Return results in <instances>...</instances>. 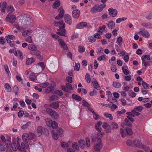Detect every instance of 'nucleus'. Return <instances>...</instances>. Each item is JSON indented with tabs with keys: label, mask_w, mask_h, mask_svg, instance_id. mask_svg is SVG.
I'll return each instance as SVG.
<instances>
[{
	"label": "nucleus",
	"mask_w": 152,
	"mask_h": 152,
	"mask_svg": "<svg viewBox=\"0 0 152 152\" xmlns=\"http://www.w3.org/2000/svg\"><path fill=\"white\" fill-rule=\"evenodd\" d=\"M139 32L143 37L145 38H148L150 37V34L148 31L144 28H140Z\"/></svg>",
	"instance_id": "obj_1"
},
{
	"label": "nucleus",
	"mask_w": 152,
	"mask_h": 152,
	"mask_svg": "<svg viewBox=\"0 0 152 152\" xmlns=\"http://www.w3.org/2000/svg\"><path fill=\"white\" fill-rule=\"evenodd\" d=\"M16 17L15 15L8 14L6 18V20L10 23H13L15 21Z\"/></svg>",
	"instance_id": "obj_2"
},
{
	"label": "nucleus",
	"mask_w": 152,
	"mask_h": 152,
	"mask_svg": "<svg viewBox=\"0 0 152 152\" xmlns=\"http://www.w3.org/2000/svg\"><path fill=\"white\" fill-rule=\"evenodd\" d=\"M109 14L110 16L112 17H115L118 13L117 11L116 10L113 9V8H110L108 9Z\"/></svg>",
	"instance_id": "obj_3"
},
{
	"label": "nucleus",
	"mask_w": 152,
	"mask_h": 152,
	"mask_svg": "<svg viewBox=\"0 0 152 152\" xmlns=\"http://www.w3.org/2000/svg\"><path fill=\"white\" fill-rule=\"evenodd\" d=\"M49 115L51 116L52 118H54L55 119H58L59 117V114L55 110H53L52 109Z\"/></svg>",
	"instance_id": "obj_4"
},
{
	"label": "nucleus",
	"mask_w": 152,
	"mask_h": 152,
	"mask_svg": "<svg viewBox=\"0 0 152 152\" xmlns=\"http://www.w3.org/2000/svg\"><path fill=\"white\" fill-rule=\"evenodd\" d=\"M102 146L101 141H99L98 143L94 145V149L95 151H99L102 148Z\"/></svg>",
	"instance_id": "obj_5"
},
{
	"label": "nucleus",
	"mask_w": 152,
	"mask_h": 152,
	"mask_svg": "<svg viewBox=\"0 0 152 152\" xmlns=\"http://www.w3.org/2000/svg\"><path fill=\"white\" fill-rule=\"evenodd\" d=\"M92 86L94 88L97 90H99L100 89V87L99 86L97 82L94 78H93L92 82Z\"/></svg>",
	"instance_id": "obj_6"
},
{
	"label": "nucleus",
	"mask_w": 152,
	"mask_h": 152,
	"mask_svg": "<svg viewBox=\"0 0 152 152\" xmlns=\"http://www.w3.org/2000/svg\"><path fill=\"white\" fill-rule=\"evenodd\" d=\"M58 42L61 46V48L64 50L68 49V47L64 41L62 39H58Z\"/></svg>",
	"instance_id": "obj_7"
},
{
	"label": "nucleus",
	"mask_w": 152,
	"mask_h": 152,
	"mask_svg": "<svg viewBox=\"0 0 152 152\" xmlns=\"http://www.w3.org/2000/svg\"><path fill=\"white\" fill-rule=\"evenodd\" d=\"M54 23L56 26H59L60 28L63 29L65 27L64 22L62 20H61L58 22L55 21Z\"/></svg>",
	"instance_id": "obj_8"
},
{
	"label": "nucleus",
	"mask_w": 152,
	"mask_h": 152,
	"mask_svg": "<svg viewBox=\"0 0 152 152\" xmlns=\"http://www.w3.org/2000/svg\"><path fill=\"white\" fill-rule=\"evenodd\" d=\"M12 148V150L14 151H17V149L20 150H21V147H20L18 141H17V144L16 145L15 143H13L11 144Z\"/></svg>",
	"instance_id": "obj_9"
},
{
	"label": "nucleus",
	"mask_w": 152,
	"mask_h": 152,
	"mask_svg": "<svg viewBox=\"0 0 152 152\" xmlns=\"http://www.w3.org/2000/svg\"><path fill=\"white\" fill-rule=\"evenodd\" d=\"M31 20L29 17H26L25 19L23 24L25 25L26 28L29 26L31 24Z\"/></svg>",
	"instance_id": "obj_10"
},
{
	"label": "nucleus",
	"mask_w": 152,
	"mask_h": 152,
	"mask_svg": "<svg viewBox=\"0 0 152 152\" xmlns=\"http://www.w3.org/2000/svg\"><path fill=\"white\" fill-rule=\"evenodd\" d=\"M59 104L58 101L53 102L50 104L49 106L54 109H58L59 107Z\"/></svg>",
	"instance_id": "obj_11"
},
{
	"label": "nucleus",
	"mask_w": 152,
	"mask_h": 152,
	"mask_svg": "<svg viewBox=\"0 0 152 152\" xmlns=\"http://www.w3.org/2000/svg\"><path fill=\"white\" fill-rule=\"evenodd\" d=\"M64 19L65 22L69 25L72 24L71 17L68 14H66L64 16Z\"/></svg>",
	"instance_id": "obj_12"
},
{
	"label": "nucleus",
	"mask_w": 152,
	"mask_h": 152,
	"mask_svg": "<svg viewBox=\"0 0 152 152\" xmlns=\"http://www.w3.org/2000/svg\"><path fill=\"white\" fill-rule=\"evenodd\" d=\"M137 147H140L142 145L141 141L139 139H135L133 141V145Z\"/></svg>",
	"instance_id": "obj_13"
},
{
	"label": "nucleus",
	"mask_w": 152,
	"mask_h": 152,
	"mask_svg": "<svg viewBox=\"0 0 152 152\" xmlns=\"http://www.w3.org/2000/svg\"><path fill=\"white\" fill-rule=\"evenodd\" d=\"M45 130V129L41 126H39L37 127V132L38 133V136L40 137L42 134L43 133Z\"/></svg>",
	"instance_id": "obj_14"
},
{
	"label": "nucleus",
	"mask_w": 152,
	"mask_h": 152,
	"mask_svg": "<svg viewBox=\"0 0 152 152\" xmlns=\"http://www.w3.org/2000/svg\"><path fill=\"white\" fill-rule=\"evenodd\" d=\"M80 15V11L78 10H73L72 12L73 17L75 18H77Z\"/></svg>",
	"instance_id": "obj_15"
},
{
	"label": "nucleus",
	"mask_w": 152,
	"mask_h": 152,
	"mask_svg": "<svg viewBox=\"0 0 152 152\" xmlns=\"http://www.w3.org/2000/svg\"><path fill=\"white\" fill-rule=\"evenodd\" d=\"M109 29H113L115 26V23L113 21H111L106 23Z\"/></svg>",
	"instance_id": "obj_16"
},
{
	"label": "nucleus",
	"mask_w": 152,
	"mask_h": 152,
	"mask_svg": "<svg viewBox=\"0 0 152 152\" xmlns=\"http://www.w3.org/2000/svg\"><path fill=\"white\" fill-rule=\"evenodd\" d=\"M97 11L98 12H100L102 11L104 8L106 6L104 4H101L99 5H95Z\"/></svg>",
	"instance_id": "obj_17"
},
{
	"label": "nucleus",
	"mask_w": 152,
	"mask_h": 152,
	"mask_svg": "<svg viewBox=\"0 0 152 152\" xmlns=\"http://www.w3.org/2000/svg\"><path fill=\"white\" fill-rule=\"evenodd\" d=\"M51 110V109L50 108H45L42 110V113L44 115H46L47 114L49 115Z\"/></svg>",
	"instance_id": "obj_18"
},
{
	"label": "nucleus",
	"mask_w": 152,
	"mask_h": 152,
	"mask_svg": "<svg viewBox=\"0 0 152 152\" xmlns=\"http://www.w3.org/2000/svg\"><path fill=\"white\" fill-rule=\"evenodd\" d=\"M54 90V88L53 86H49L45 89V92L47 94L52 92Z\"/></svg>",
	"instance_id": "obj_19"
},
{
	"label": "nucleus",
	"mask_w": 152,
	"mask_h": 152,
	"mask_svg": "<svg viewBox=\"0 0 152 152\" xmlns=\"http://www.w3.org/2000/svg\"><path fill=\"white\" fill-rule=\"evenodd\" d=\"M45 121L46 125L49 127H50L53 122L49 118H46L45 119Z\"/></svg>",
	"instance_id": "obj_20"
},
{
	"label": "nucleus",
	"mask_w": 152,
	"mask_h": 152,
	"mask_svg": "<svg viewBox=\"0 0 152 152\" xmlns=\"http://www.w3.org/2000/svg\"><path fill=\"white\" fill-rule=\"evenodd\" d=\"M28 49L31 51V52L37 50V48L36 46L32 44H29L28 46Z\"/></svg>",
	"instance_id": "obj_21"
},
{
	"label": "nucleus",
	"mask_w": 152,
	"mask_h": 152,
	"mask_svg": "<svg viewBox=\"0 0 152 152\" xmlns=\"http://www.w3.org/2000/svg\"><path fill=\"white\" fill-rule=\"evenodd\" d=\"M102 124V123L101 121H99L96 124L95 128L96 129L99 131L101 132V125Z\"/></svg>",
	"instance_id": "obj_22"
},
{
	"label": "nucleus",
	"mask_w": 152,
	"mask_h": 152,
	"mask_svg": "<svg viewBox=\"0 0 152 152\" xmlns=\"http://www.w3.org/2000/svg\"><path fill=\"white\" fill-rule=\"evenodd\" d=\"M6 38L7 42H8L13 39H15V37L13 35H9L7 36Z\"/></svg>",
	"instance_id": "obj_23"
},
{
	"label": "nucleus",
	"mask_w": 152,
	"mask_h": 152,
	"mask_svg": "<svg viewBox=\"0 0 152 152\" xmlns=\"http://www.w3.org/2000/svg\"><path fill=\"white\" fill-rule=\"evenodd\" d=\"M37 76L34 73H32L30 74L29 78L31 80L34 82H36L37 80L36 78Z\"/></svg>",
	"instance_id": "obj_24"
},
{
	"label": "nucleus",
	"mask_w": 152,
	"mask_h": 152,
	"mask_svg": "<svg viewBox=\"0 0 152 152\" xmlns=\"http://www.w3.org/2000/svg\"><path fill=\"white\" fill-rule=\"evenodd\" d=\"M143 109V107L141 106H137L135 107L133 109V110L134 112L135 111H137L138 112H141L142 110Z\"/></svg>",
	"instance_id": "obj_25"
},
{
	"label": "nucleus",
	"mask_w": 152,
	"mask_h": 152,
	"mask_svg": "<svg viewBox=\"0 0 152 152\" xmlns=\"http://www.w3.org/2000/svg\"><path fill=\"white\" fill-rule=\"evenodd\" d=\"M60 5V1L59 0H56L53 3L52 6L53 7V8H57Z\"/></svg>",
	"instance_id": "obj_26"
},
{
	"label": "nucleus",
	"mask_w": 152,
	"mask_h": 152,
	"mask_svg": "<svg viewBox=\"0 0 152 152\" xmlns=\"http://www.w3.org/2000/svg\"><path fill=\"white\" fill-rule=\"evenodd\" d=\"M34 61V59L32 58H29L26 59V63L27 65H29Z\"/></svg>",
	"instance_id": "obj_27"
},
{
	"label": "nucleus",
	"mask_w": 152,
	"mask_h": 152,
	"mask_svg": "<svg viewBox=\"0 0 152 152\" xmlns=\"http://www.w3.org/2000/svg\"><path fill=\"white\" fill-rule=\"evenodd\" d=\"M31 30H29L24 31L22 33V35L23 37H26L28 36L31 33Z\"/></svg>",
	"instance_id": "obj_28"
},
{
	"label": "nucleus",
	"mask_w": 152,
	"mask_h": 152,
	"mask_svg": "<svg viewBox=\"0 0 152 152\" xmlns=\"http://www.w3.org/2000/svg\"><path fill=\"white\" fill-rule=\"evenodd\" d=\"M58 11L59 12V13L58 14L59 16L63 18L64 16V11L63 9V8L61 7H60L58 10Z\"/></svg>",
	"instance_id": "obj_29"
},
{
	"label": "nucleus",
	"mask_w": 152,
	"mask_h": 152,
	"mask_svg": "<svg viewBox=\"0 0 152 152\" xmlns=\"http://www.w3.org/2000/svg\"><path fill=\"white\" fill-rule=\"evenodd\" d=\"M106 26L104 25H103L102 26L100 27L99 28L98 32H99L100 34H102V32L105 30Z\"/></svg>",
	"instance_id": "obj_30"
},
{
	"label": "nucleus",
	"mask_w": 152,
	"mask_h": 152,
	"mask_svg": "<svg viewBox=\"0 0 152 152\" xmlns=\"http://www.w3.org/2000/svg\"><path fill=\"white\" fill-rule=\"evenodd\" d=\"M79 145L80 147V148H83L85 147L86 145L85 144V141L80 140L79 141Z\"/></svg>",
	"instance_id": "obj_31"
},
{
	"label": "nucleus",
	"mask_w": 152,
	"mask_h": 152,
	"mask_svg": "<svg viewBox=\"0 0 152 152\" xmlns=\"http://www.w3.org/2000/svg\"><path fill=\"white\" fill-rule=\"evenodd\" d=\"M4 87L6 90L7 92H10L11 91L12 89L9 84L6 83L4 86Z\"/></svg>",
	"instance_id": "obj_32"
},
{
	"label": "nucleus",
	"mask_w": 152,
	"mask_h": 152,
	"mask_svg": "<svg viewBox=\"0 0 152 152\" xmlns=\"http://www.w3.org/2000/svg\"><path fill=\"white\" fill-rule=\"evenodd\" d=\"M7 11L9 12L8 14H10L14 12V10L13 7L11 6H8L7 9Z\"/></svg>",
	"instance_id": "obj_33"
},
{
	"label": "nucleus",
	"mask_w": 152,
	"mask_h": 152,
	"mask_svg": "<svg viewBox=\"0 0 152 152\" xmlns=\"http://www.w3.org/2000/svg\"><path fill=\"white\" fill-rule=\"evenodd\" d=\"M113 85L115 88H119L121 87V85L120 83L115 82L113 83Z\"/></svg>",
	"instance_id": "obj_34"
},
{
	"label": "nucleus",
	"mask_w": 152,
	"mask_h": 152,
	"mask_svg": "<svg viewBox=\"0 0 152 152\" xmlns=\"http://www.w3.org/2000/svg\"><path fill=\"white\" fill-rule=\"evenodd\" d=\"M72 98L78 101H80L82 100V99L79 96L75 94H73L72 95Z\"/></svg>",
	"instance_id": "obj_35"
},
{
	"label": "nucleus",
	"mask_w": 152,
	"mask_h": 152,
	"mask_svg": "<svg viewBox=\"0 0 152 152\" xmlns=\"http://www.w3.org/2000/svg\"><path fill=\"white\" fill-rule=\"evenodd\" d=\"M7 5V4L5 2H4L2 5L1 11L4 13H5V10Z\"/></svg>",
	"instance_id": "obj_36"
},
{
	"label": "nucleus",
	"mask_w": 152,
	"mask_h": 152,
	"mask_svg": "<svg viewBox=\"0 0 152 152\" xmlns=\"http://www.w3.org/2000/svg\"><path fill=\"white\" fill-rule=\"evenodd\" d=\"M51 134L52 135V137L54 139L57 140L58 138V134L57 133L54 132L53 131H52Z\"/></svg>",
	"instance_id": "obj_37"
},
{
	"label": "nucleus",
	"mask_w": 152,
	"mask_h": 152,
	"mask_svg": "<svg viewBox=\"0 0 152 152\" xmlns=\"http://www.w3.org/2000/svg\"><path fill=\"white\" fill-rule=\"evenodd\" d=\"M21 147L23 149H27L28 147V145L27 143L22 142L21 143Z\"/></svg>",
	"instance_id": "obj_38"
},
{
	"label": "nucleus",
	"mask_w": 152,
	"mask_h": 152,
	"mask_svg": "<svg viewBox=\"0 0 152 152\" xmlns=\"http://www.w3.org/2000/svg\"><path fill=\"white\" fill-rule=\"evenodd\" d=\"M111 125L113 129H117L118 128V124L115 122H112L111 123Z\"/></svg>",
	"instance_id": "obj_39"
},
{
	"label": "nucleus",
	"mask_w": 152,
	"mask_h": 152,
	"mask_svg": "<svg viewBox=\"0 0 152 152\" xmlns=\"http://www.w3.org/2000/svg\"><path fill=\"white\" fill-rule=\"evenodd\" d=\"M72 148L75 150H78L79 148V147L77 143L76 142H74L72 144Z\"/></svg>",
	"instance_id": "obj_40"
},
{
	"label": "nucleus",
	"mask_w": 152,
	"mask_h": 152,
	"mask_svg": "<svg viewBox=\"0 0 152 152\" xmlns=\"http://www.w3.org/2000/svg\"><path fill=\"white\" fill-rule=\"evenodd\" d=\"M28 134L24 133L22 136V139L23 141L26 142L28 139Z\"/></svg>",
	"instance_id": "obj_41"
},
{
	"label": "nucleus",
	"mask_w": 152,
	"mask_h": 152,
	"mask_svg": "<svg viewBox=\"0 0 152 152\" xmlns=\"http://www.w3.org/2000/svg\"><path fill=\"white\" fill-rule=\"evenodd\" d=\"M58 133L59 135L61 137L64 136V131L63 130L59 128L58 130Z\"/></svg>",
	"instance_id": "obj_42"
},
{
	"label": "nucleus",
	"mask_w": 152,
	"mask_h": 152,
	"mask_svg": "<svg viewBox=\"0 0 152 152\" xmlns=\"http://www.w3.org/2000/svg\"><path fill=\"white\" fill-rule=\"evenodd\" d=\"M56 34L61 36H64L66 34V30L65 29H64L63 31L60 32H57Z\"/></svg>",
	"instance_id": "obj_43"
},
{
	"label": "nucleus",
	"mask_w": 152,
	"mask_h": 152,
	"mask_svg": "<svg viewBox=\"0 0 152 152\" xmlns=\"http://www.w3.org/2000/svg\"><path fill=\"white\" fill-rule=\"evenodd\" d=\"M142 84L144 89H147L148 88L149 85L145 82L142 81Z\"/></svg>",
	"instance_id": "obj_44"
},
{
	"label": "nucleus",
	"mask_w": 152,
	"mask_h": 152,
	"mask_svg": "<svg viewBox=\"0 0 152 152\" xmlns=\"http://www.w3.org/2000/svg\"><path fill=\"white\" fill-rule=\"evenodd\" d=\"M28 139L31 140L33 139L35 137V135L34 134L32 133H30L28 134Z\"/></svg>",
	"instance_id": "obj_45"
},
{
	"label": "nucleus",
	"mask_w": 152,
	"mask_h": 152,
	"mask_svg": "<svg viewBox=\"0 0 152 152\" xmlns=\"http://www.w3.org/2000/svg\"><path fill=\"white\" fill-rule=\"evenodd\" d=\"M49 83L48 82H45L44 83L40 84L39 86L41 87L45 88L48 86Z\"/></svg>",
	"instance_id": "obj_46"
},
{
	"label": "nucleus",
	"mask_w": 152,
	"mask_h": 152,
	"mask_svg": "<svg viewBox=\"0 0 152 152\" xmlns=\"http://www.w3.org/2000/svg\"><path fill=\"white\" fill-rule=\"evenodd\" d=\"M58 97L56 95H53L51 96L50 97V100L51 101H53L56 100L58 99Z\"/></svg>",
	"instance_id": "obj_47"
},
{
	"label": "nucleus",
	"mask_w": 152,
	"mask_h": 152,
	"mask_svg": "<svg viewBox=\"0 0 152 152\" xmlns=\"http://www.w3.org/2000/svg\"><path fill=\"white\" fill-rule=\"evenodd\" d=\"M126 18H118L116 20V23H119L122 21H124L126 20Z\"/></svg>",
	"instance_id": "obj_48"
},
{
	"label": "nucleus",
	"mask_w": 152,
	"mask_h": 152,
	"mask_svg": "<svg viewBox=\"0 0 152 152\" xmlns=\"http://www.w3.org/2000/svg\"><path fill=\"white\" fill-rule=\"evenodd\" d=\"M61 146L64 148H66L69 146V144L65 142H63L61 143Z\"/></svg>",
	"instance_id": "obj_49"
},
{
	"label": "nucleus",
	"mask_w": 152,
	"mask_h": 152,
	"mask_svg": "<svg viewBox=\"0 0 152 152\" xmlns=\"http://www.w3.org/2000/svg\"><path fill=\"white\" fill-rule=\"evenodd\" d=\"M120 133L122 137H125L126 135V134L123 129H120Z\"/></svg>",
	"instance_id": "obj_50"
},
{
	"label": "nucleus",
	"mask_w": 152,
	"mask_h": 152,
	"mask_svg": "<svg viewBox=\"0 0 152 152\" xmlns=\"http://www.w3.org/2000/svg\"><path fill=\"white\" fill-rule=\"evenodd\" d=\"M78 51L80 53H83L85 52V48L83 46H79L78 47Z\"/></svg>",
	"instance_id": "obj_51"
},
{
	"label": "nucleus",
	"mask_w": 152,
	"mask_h": 152,
	"mask_svg": "<svg viewBox=\"0 0 152 152\" xmlns=\"http://www.w3.org/2000/svg\"><path fill=\"white\" fill-rule=\"evenodd\" d=\"M126 131L127 134L129 135H131L132 133V129L129 128H126Z\"/></svg>",
	"instance_id": "obj_52"
},
{
	"label": "nucleus",
	"mask_w": 152,
	"mask_h": 152,
	"mask_svg": "<svg viewBox=\"0 0 152 152\" xmlns=\"http://www.w3.org/2000/svg\"><path fill=\"white\" fill-rule=\"evenodd\" d=\"M88 39L90 42H94L96 40L94 36L89 37L88 38Z\"/></svg>",
	"instance_id": "obj_53"
},
{
	"label": "nucleus",
	"mask_w": 152,
	"mask_h": 152,
	"mask_svg": "<svg viewBox=\"0 0 152 152\" xmlns=\"http://www.w3.org/2000/svg\"><path fill=\"white\" fill-rule=\"evenodd\" d=\"M147 58V60H150V56L149 55H143L142 57V60H145V59Z\"/></svg>",
	"instance_id": "obj_54"
},
{
	"label": "nucleus",
	"mask_w": 152,
	"mask_h": 152,
	"mask_svg": "<svg viewBox=\"0 0 152 152\" xmlns=\"http://www.w3.org/2000/svg\"><path fill=\"white\" fill-rule=\"evenodd\" d=\"M104 115L105 117L107 118H109L111 120H112L113 119V117L112 115L110 114H109L107 113H105Z\"/></svg>",
	"instance_id": "obj_55"
},
{
	"label": "nucleus",
	"mask_w": 152,
	"mask_h": 152,
	"mask_svg": "<svg viewBox=\"0 0 152 152\" xmlns=\"http://www.w3.org/2000/svg\"><path fill=\"white\" fill-rule=\"evenodd\" d=\"M66 87L68 89V90H72V87L71 84L69 83H66Z\"/></svg>",
	"instance_id": "obj_56"
},
{
	"label": "nucleus",
	"mask_w": 152,
	"mask_h": 152,
	"mask_svg": "<svg viewBox=\"0 0 152 152\" xmlns=\"http://www.w3.org/2000/svg\"><path fill=\"white\" fill-rule=\"evenodd\" d=\"M124 80L126 81H129L130 80L132 79L131 75L126 76L124 77Z\"/></svg>",
	"instance_id": "obj_57"
},
{
	"label": "nucleus",
	"mask_w": 152,
	"mask_h": 152,
	"mask_svg": "<svg viewBox=\"0 0 152 152\" xmlns=\"http://www.w3.org/2000/svg\"><path fill=\"white\" fill-rule=\"evenodd\" d=\"M11 142L9 140H7L6 142V145L7 147L9 148L11 146Z\"/></svg>",
	"instance_id": "obj_58"
},
{
	"label": "nucleus",
	"mask_w": 152,
	"mask_h": 152,
	"mask_svg": "<svg viewBox=\"0 0 152 152\" xmlns=\"http://www.w3.org/2000/svg\"><path fill=\"white\" fill-rule=\"evenodd\" d=\"M97 11L95 6L93 7L91 9L90 12L93 14L95 13Z\"/></svg>",
	"instance_id": "obj_59"
},
{
	"label": "nucleus",
	"mask_w": 152,
	"mask_h": 152,
	"mask_svg": "<svg viewBox=\"0 0 152 152\" xmlns=\"http://www.w3.org/2000/svg\"><path fill=\"white\" fill-rule=\"evenodd\" d=\"M126 144L128 145L133 146V141L130 140H128L126 142Z\"/></svg>",
	"instance_id": "obj_60"
},
{
	"label": "nucleus",
	"mask_w": 152,
	"mask_h": 152,
	"mask_svg": "<svg viewBox=\"0 0 152 152\" xmlns=\"http://www.w3.org/2000/svg\"><path fill=\"white\" fill-rule=\"evenodd\" d=\"M58 126V124L57 122L55 121L53 122L51 126L50 127H52L53 129H56Z\"/></svg>",
	"instance_id": "obj_61"
},
{
	"label": "nucleus",
	"mask_w": 152,
	"mask_h": 152,
	"mask_svg": "<svg viewBox=\"0 0 152 152\" xmlns=\"http://www.w3.org/2000/svg\"><path fill=\"white\" fill-rule=\"evenodd\" d=\"M86 146L88 147L90 146V139L88 137H87L86 139Z\"/></svg>",
	"instance_id": "obj_62"
},
{
	"label": "nucleus",
	"mask_w": 152,
	"mask_h": 152,
	"mask_svg": "<svg viewBox=\"0 0 152 152\" xmlns=\"http://www.w3.org/2000/svg\"><path fill=\"white\" fill-rule=\"evenodd\" d=\"M13 90L15 92L16 95L17 94V93L19 91V89L17 86H15L13 88Z\"/></svg>",
	"instance_id": "obj_63"
},
{
	"label": "nucleus",
	"mask_w": 152,
	"mask_h": 152,
	"mask_svg": "<svg viewBox=\"0 0 152 152\" xmlns=\"http://www.w3.org/2000/svg\"><path fill=\"white\" fill-rule=\"evenodd\" d=\"M90 75L88 73H87L85 76V79L86 82L88 83H89L90 82Z\"/></svg>",
	"instance_id": "obj_64"
}]
</instances>
